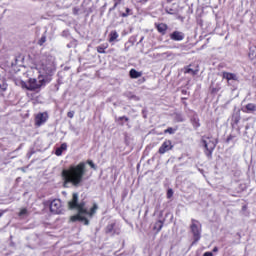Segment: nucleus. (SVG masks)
I'll return each instance as SVG.
<instances>
[{
	"mask_svg": "<svg viewBox=\"0 0 256 256\" xmlns=\"http://www.w3.org/2000/svg\"><path fill=\"white\" fill-rule=\"evenodd\" d=\"M123 0H113L114 5L112 8L109 9V11H115V9H117V7H119V5H121Z\"/></svg>",
	"mask_w": 256,
	"mask_h": 256,
	"instance_id": "nucleus-31",
	"label": "nucleus"
},
{
	"mask_svg": "<svg viewBox=\"0 0 256 256\" xmlns=\"http://www.w3.org/2000/svg\"><path fill=\"white\" fill-rule=\"evenodd\" d=\"M166 196H167V199H171V197H173V189L171 188L168 189Z\"/></svg>",
	"mask_w": 256,
	"mask_h": 256,
	"instance_id": "nucleus-37",
	"label": "nucleus"
},
{
	"mask_svg": "<svg viewBox=\"0 0 256 256\" xmlns=\"http://www.w3.org/2000/svg\"><path fill=\"white\" fill-rule=\"evenodd\" d=\"M83 214H76L70 217V221L72 223H75L77 221H80L81 223H84V225H89V219L87 217L82 216Z\"/></svg>",
	"mask_w": 256,
	"mask_h": 256,
	"instance_id": "nucleus-10",
	"label": "nucleus"
},
{
	"mask_svg": "<svg viewBox=\"0 0 256 256\" xmlns=\"http://www.w3.org/2000/svg\"><path fill=\"white\" fill-rule=\"evenodd\" d=\"M182 95H189V92L187 90H181Z\"/></svg>",
	"mask_w": 256,
	"mask_h": 256,
	"instance_id": "nucleus-41",
	"label": "nucleus"
},
{
	"mask_svg": "<svg viewBox=\"0 0 256 256\" xmlns=\"http://www.w3.org/2000/svg\"><path fill=\"white\" fill-rule=\"evenodd\" d=\"M48 119H49V114L47 112H39L38 114L35 115V118H34L35 127H41L42 125H45Z\"/></svg>",
	"mask_w": 256,
	"mask_h": 256,
	"instance_id": "nucleus-6",
	"label": "nucleus"
},
{
	"mask_svg": "<svg viewBox=\"0 0 256 256\" xmlns=\"http://www.w3.org/2000/svg\"><path fill=\"white\" fill-rule=\"evenodd\" d=\"M141 75H143V73H141L135 69H131L129 72V76L131 79H139V77H141Z\"/></svg>",
	"mask_w": 256,
	"mask_h": 256,
	"instance_id": "nucleus-23",
	"label": "nucleus"
},
{
	"mask_svg": "<svg viewBox=\"0 0 256 256\" xmlns=\"http://www.w3.org/2000/svg\"><path fill=\"white\" fill-rule=\"evenodd\" d=\"M238 133H241V129L238 128Z\"/></svg>",
	"mask_w": 256,
	"mask_h": 256,
	"instance_id": "nucleus-46",
	"label": "nucleus"
},
{
	"mask_svg": "<svg viewBox=\"0 0 256 256\" xmlns=\"http://www.w3.org/2000/svg\"><path fill=\"white\" fill-rule=\"evenodd\" d=\"M212 251H213V253H217L219 251V248L217 246H215Z\"/></svg>",
	"mask_w": 256,
	"mask_h": 256,
	"instance_id": "nucleus-42",
	"label": "nucleus"
},
{
	"mask_svg": "<svg viewBox=\"0 0 256 256\" xmlns=\"http://www.w3.org/2000/svg\"><path fill=\"white\" fill-rule=\"evenodd\" d=\"M85 173H87L85 162H80L76 166H69V168L63 169L61 177L64 187H67L69 184L79 187L83 182Z\"/></svg>",
	"mask_w": 256,
	"mask_h": 256,
	"instance_id": "nucleus-1",
	"label": "nucleus"
},
{
	"mask_svg": "<svg viewBox=\"0 0 256 256\" xmlns=\"http://www.w3.org/2000/svg\"><path fill=\"white\" fill-rule=\"evenodd\" d=\"M239 121H241V115L236 114L232 116V125H239Z\"/></svg>",
	"mask_w": 256,
	"mask_h": 256,
	"instance_id": "nucleus-29",
	"label": "nucleus"
},
{
	"mask_svg": "<svg viewBox=\"0 0 256 256\" xmlns=\"http://www.w3.org/2000/svg\"><path fill=\"white\" fill-rule=\"evenodd\" d=\"M39 82H37V79L35 78H30L28 81V91H35L36 89H41L45 83V78H43V75L38 76Z\"/></svg>",
	"mask_w": 256,
	"mask_h": 256,
	"instance_id": "nucleus-5",
	"label": "nucleus"
},
{
	"mask_svg": "<svg viewBox=\"0 0 256 256\" xmlns=\"http://www.w3.org/2000/svg\"><path fill=\"white\" fill-rule=\"evenodd\" d=\"M119 39V33L117 31L113 30L109 34V43H113V41H117Z\"/></svg>",
	"mask_w": 256,
	"mask_h": 256,
	"instance_id": "nucleus-25",
	"label": "nucleus"
},
{
	"mask_svg": "<svg viewBox=\"0 0 256 256\" xmlns=\"http://www.w3.org/2000/svg\"><path fill=\"white\" fill-rule=\"evenodd\" d=\"M175 131H177V129L172 128V127H168L167 129L164 130V133L165 134L168 133L169 135H173V134H175Z\"/></svg>",
	"mask_w": 256,
	"mask_h": 256,
	"instance_id": "nucleus-33",
	"label": "nucleus"
},
{
	"mask_svg": "<svg viewBox=\"0 0 256 256\" xmlns=\"http://www.w3.org/2000/svg\"><path fill=\"white\" fill-rule=\"evenodd\" d=\"M174 121L176 123H183V121H185V117H183V114H181V113H176L174 115Z\"/></svg>",
	"mask_w": 256,
	"mask_h": 256,
	"instance_id": "nucleus-26",
	"label": "nucleus"
},
{
	"mask_svg": "<svg viewBox=\"0 0 256 256\" xmlns=\"http://www.w3.org/2000/svg\"><path fill=\"white\" fill-rule=\"evenodd\" d=\"M87 164L91 167V169H97L95 163H93L92 160H87Z\"/></svg>",
	"mask_w": 256,
	"mask_h": 256,
	"instance_id": "nucleus-38",
	"label": "nucleus"
},
{
	"mask_svg": "<svg viewBox=\"0 0 256 256\" xmlns=\"http://www.w3.org/2000/svg\"><path fill=\"white\" fill-rule=\"evenodd\" d=\"M97 209H99V207L97 206V204H93V207L90 209V211H87L86 215H89V217H93L95 213H97Z\"/></svg>",
	"mask_w": 256,
	"mask_h": 256,
	"instance_id": "nucleus-27",
	"label": "nucleus"
},
{
	"mask_svg": "<svg viewBox=\"0 0 256 256\" xmlns=\"http://www.w3.org/2000/svg\"><path fill=\"white\" fill-rule=\"evenodd\" d=\"M164 225H165V219L156 221L153 227V231H155L156 233H160Z\"/></svg>",
	"mask_w": 256,
	"mask_h": 256,
	"instance_id": "nucleus-15",
	"label": "nucleus"
},
{
	"mask_svg": "<svg viewBox=\"0 0 256 256\" xmlns=\"http://www.w3.org/2000/svg\"><path fill=\"white\" fill-rule=\"evenodd\" d=\"M67 117H68L69 119H73V117H75V112H74V111H69V112L67 113Z\"/></svg>",
	"mask_w": 256,
	"mask_h": 256,
	"instance_id": "nucleus-39",
	"label": "nucleus"
},
{
	"mask_svg": "<svg viewBox=\"0 0 256 256\" xmlns=\"http://www.w3.org/2000/svg\"><path fill=\"white\" fill-rule=\"evenodd\" d=\"M47 41V36L46 35H43L41 36V38L39 39L38 41V45L43 46V44Z\"/></svg>",
	"mask_w": 256,
	"mask_h": 256,
	"instance_id": "nucleus-35",
	"label": "nucleus"
},
{
	"mask_svg": "<svg viewBox=\"0 0 256 256\" xmlns=\"http://www.w3.org/2000/svg\"><path fill=\"white\" fill-rule=\"evenodd\" d=\"M167 1V3H171V2H173V0H166Z\"/></svg>",
	"mask_w": 256,
	"mask_h": 256,
	"instance_id": "nucleus-44",
	"label": "nucleus"
},
{
	"mask_svg": "<svg viewBox=\"0 0 256 256\" xmlns=\"http://www.w3.org/2000/svg\"><path fill=\"white\" fill-rule=\"evenodd\" d=\"M190 123L192 124V127H194V129H198L199 127H201V121L199 120V117H197V116H193L190 119Z\"/></svg>",
	"mask_w": 256,
	"mask_h": 256,
	"instance_id": "nucleus-19",
	"label": "nucleus"
},
{
	"mask_svg": "<svg viewBox=\"0 0 256 256\" xmlns=\"http://www.w3.org/2000/svg\"><path fill=\"white\" fill-rule=\"evenodd\" d=\"M248 57L252 61L253 65H256V46L249 49Z\"/></svg>",
	"mask_w": 256,
	"mask_h": 256,
	"instance_id": "nucleus-16",
	"label": "nucleus"
},
{
	"mask_svg": "<svg viewBox=\"0 0 256 256\" xmlns=\"http://www.w3.org/2000/svg\"><path fill=\"white\" fill-rule=\"evenodd\" d=\"M202 143L206 149L205 155L208 157H212L213 151L217 147V140L213 139V136H203Z\"/></svg>",
	"mask_w": 256,
	"mask_h": 256,
	"instance_id": "nucleus-3",
	"label": "nucleus"
},
{
	"mask_svg": "<svg viewBox=\"0 0 256 256\" xmlns=\"http://www.w3.org/2000/svg\"><path fill=\"white\" fill-rule=\"evenodd\" d=\"M183 105H185V107H187V102H183Z\"/></svg>",
	"mask_w": 256,
	"mask_h": 256,
	"instance_id": "nucleus-45",
	"label": "nucleus"
},
{
	"mask_svg": "<svg viewBox=\"0 0 256 256\" xmlns=\"http://www.w3.org/2000/svg\"><path fill=\"white\" fill-rule=\"evenodd\" d=\"M184 73H191V75H193L194 77H195V75H197L198 73H199V70H194V69H192V68H185V71H184Z\"/></svg>",
	"mask_w": 256,
	"mask_h": 256,
	"instance_id": "nucleus-30",
	"label": "nucleus"
},
{
	"mask_svg": "<svg viewBox=\"0 0 256 256\" xmlns=\"http://www.w3.org/2000/svg\"><path fill=\"white\" fill-rule=\"evenodd\" d=\"M116 225L117 224L115 222L108 224L105 228L106 235H109L111 233H113V235H115V233H117V231L115 230Z\"/></svg>",
	"mask_w": 256,
	"mask_h": 256,
	"instance_id": "nucleus-18",
	"label": "nucleus"
},
{
	"mask_svg": "<svg viewBox=\"0 0 256 256\" xmlns=\"http://www.w3.org/2000/svg\"><path fill=\"white\" fill-rule=\"evenodd\" d=\"M182 101H187V97H182Z\"/></svg>",
	"mask_w": 256,
	"mask_h": 256,
	"instance_id": "nucleus-43",
	"label": "nucleus"
},
{
	"mask_svg": "<svg viewBox=\"0 0 256 256\" xmlns=\"http://www.w3.org/2000/svg\"><path fill=\"white\" fill-rule=\"evenodd\" d=\"M173 150V142L171 140H165L158 149L159 155H165V153Z\"/></svg>",
	"mask_w": 256,
	"mask_h": 256,
	"instance_id": "nucleus-8",
	"label": "nucleus"
},
{
	"mask_svg": "<svg viewBox=\"0 0 256 256\" xmlns=\"http://www.w3.org/2000/svg\"><path fill=\"white\" fill-rule=\"evenodd\" d=\"M35 69L39 71V73H43V79H45L46 83H50L51 76L55 74V69L53 67V64L51 62H47L46 59H43L40 57L37 59L34 63Z\"/></svg>",
	"mask_w": 256,
	"mask_h": 256,
	"instance_id": "nucleus-2",
	"label": "nucleus"
},
{
	"mask_svg": "<svg viewBox=\"0 0 256 256\" xmlns=\"http://www.w3.org/2000/svg\"><path fill=\"white\" fill-rule=\"evenodd\" d=\"M24 215H29V210H27V208H22L18 213V216L20 217H24Z\"/></svg>",
	"mask_w": 256,
	"mask_h": 256,
	"instance_id": "nucleus-34",
	"label": "nucleus"
},
{
	"mask_svg": "<svg viewBox=\"0 0 256 256\" xmlns=\"http://www.w3.org/2000/svg\"><path fill=\"white\" fill-rule=\"evenodd\" d=\"M219 91H221V85L218 83L216 85H211L210 86V93L211 95H217V93H219Z\"/></svg>",
	"mask_w": 256,
	"mask_h": 256,
	"instance_id": "nucleus-22",
	"label": "nucleus"
},
{
	"mask_svg": "<svg viewBox=\"0 0 256 256\" xmlns=\"http://www.w3.org/2000/svg\"><path fill=\"white\" fill-rule=\"evenodd\" d=\"M50 211L54 215H61L63 213V204L59 199H54L50 202Z\"/></svg>",
	"mask_w": 256,
	"mask_h": 256,
	"instance_id": "nucleus-7",
	"label": "nucleus"
},
{
	"mask_svg": "<svg viewBox=\"0 0 256 256\" xmlns=\"http://www.w3.org/2000/svg\"><path fill=\"white\" fill-rule=\"evenodd\" d=\"M7 89H9V84H7V78L0 76V96L5 97V93H7Z\"/></svg>",
	"mask_w": 256,
	"mask_h": 256,
	"instance_id": "nucleus-9",
	"label": "nucleus"
},
{
	"mask_svg": "<svg viewBox=\"0 0 256 256\" xmlns=\"http://www.w3.org/2000/svg\"><path fill=\"white\" fill-rule=\"evenodd\" d=\"M63 151H67V143H62L60 147L56 149L55 155H57V157H61V155H63Z\"/></svg>",
	"mask_w": 256,
	"mask_h": 256,
	"instance_id": "nucleus-20",
	"label": "nucleus"
},
{
	"mask_svg": "<svg viewBox=\"0 0 256 256\" xmlns=\"http://www.w3.org/2000/svg\"><path fill=\"white\" fill-rule=\"evenodd\" d=\"M3 214L2 213H0V217L2 216Z\"/></svg>",
	"mask_w": 256,
	"mask_h": 256,
	"instance_id": "nucleus-47",
	"label": "nucleus"
},
{
	"mask_svg": "<svg viewBox=\"0 0 256 256\" xmlns=\"http://www.w3.org/2000/svg\"><path fill=\"white\" fill-rule=\"evenodd\" d=\"M190 229L194 238L192 244L195 245V243H198V241L201 239V224L197 220L192 218Z\"/></svg>",
	"mask_w": 256,
	"mask_h": 256,
	"instance_id": "nucleus-4",
	"label": "nucleus"
},
{
	"mask_svg": "<svg viewBox=\"0 0 256 256\" xmlns=\"http://www.w3.org/2000/svg\"><path fill=\"white\" fill-rule=\"evenodd\" d=\"M222 79H226L228 85L230 81H239V77H237V74L227 71L222 72Z\"/></svg>",
	"mask_w": 256,
	"mask_h": 256,
	"instance_id": "nucleus-11",
	"label": "nucleus"
},
{
	"mask_svg": "<svg viewBox=\"0 0 256 256\" xmlns=\"http://www.w3.org/2000/svg\"><path fill=\"white\" fill-rule=\"evenodd\" d=\"M79 206V194L73 193L72 199L68 202L69 209H75Z\"/></svg>",
	"mask_w": 256,
	"mask_h": 256,
	"instance_id": "nucleus-12",
	"label": "nucleus"
},
{
	"mask_svg": "<svg viewBox=\"0 0 256 256\" xmlns=\"http://www.w3.org/2000/svg\"><path fill=\"white\" fill-rule=\"evenodd\" d=\"M237 137V135L235 134H230L227 138H226V143H231V141H233V139H235Z\"/></svg>",
	"mask_w": 256,
	"mask_h": 256,
	"instance_id": "nucleus-36",
	"label": "nucleus"
},
{
	"mask_svg": "<svg viewBox=\"0 0 256 256\" xmlns=\"http://www.w3.org/2000/svg\"><path fill=\"white\" fill-rule=\"evenodd\" d=\"M108 48H109V44L108 43H104V44H101L100 46H97L96 51H97V53L105 54V53H107L105 51V49H108Z\"/></svg>",
	"mask_w": 256,
	"mask_h": 256,
	"instance_id": "nucleus-24",
	"label": "nucleus"
},
{
	"mask_svg": "<svg viewBox=\"0 0 256 256\" xmlns=\"http://www.w3.org/2000/svg\"><path fill=\"white\" fill-rule=\"evenodd\" d=\"M122 121H125L127 123L129 121V118L127 116H120L116 119V123H119L121 127L125 125Z\"/></svg>",
	"mask_w": 256,
	"mask_h": 256,
	"instance_id": "nucleus-28",
	"label": "nucleus"
},
{
	"mask_svg": "<svg viewBox=\"0 0 256 256\" xmlns=\"http://www.w3.org/2000/svg\"><path fill=\"white\" fill-rule=\"evenodd\" d=\"M155 29L160 33V35H167V29H169V26L165 23H155Z\"/></svg>",
	"mask_w": 256,
	"mask_h": 256,
	"instance_id": "nucleus-14",
	"label": "nucleus"
},
{
	"mask_svg": "<svg viewBox=\"0 0 256 256\" xmlns=\"http://www.w3.org/2000/svg\"><path fill=\"white\" fill-rule=\"evenodd\" d=\"M75 209H77L79 215H87V208H85V203H79L78 207H76Z\"/></svg>",
	"mask_w": 256,
	"mask_h": 256,
	"instance_id": "nucleus-21",
	"label": "nucleus"
},
{
	"mask_svg": "<svg viewBox=\"0 0 256 256\" xmlns=\"http://www.w3.org/2000/svg\"><path fill=\"white\" fill-rule=\"evenodd\" d=\"M129 15H133V12L130 8H126V12L120 14V17H129Z\"/></svg>",
	"mask_w": 256,
	"mask_h": 256,
	"instance_id": "nucleus-32",
	"label": "nucleus"
},
{
	"mask_svg": "<svg viewBox=\"0 0 256 256\" xmlns=\"http://www.w3.org/2000/svg\"><path fill=\"white\" fill-rule=\"evenodd\" d=\"M243 113H255L256 105L254 103H248L244 108H242Z\"/></svg>",
	"mask_w": 256,
	"mask_h": 256,
	"instance_id": "nucleus-17",
	"label": "nucleus"
},
{
	"mask_svg": "<svg viewBox=\"0 0 256 256\" xmlns=\"http://www.w3.org/2000/svg\"><path fill=\"white\" fill-rule=\"evenodd\" d=\"M170 39L172 41H183V39H185V33L181 31H174L170 34Z\"/></svg>",
	"mask_w": 256,
	"mask_h": 256,
	"instance_id": "nucleus-13",
	"label": "nucleus"
},
{
	"mask_svg": "<svg viewBox=\"0 0 256 256\" xmlns=\"http://www.w3.org/2000/svg\"><path fill=\"white\" fill-rule=\"evenodd\" d=\"M203 256H213V252H205Z\"/></svg>",
	"mask_w": 256,
	"mask_h": 256,
	"instance_id": "nucleus-40",
	"label": "nucleus"
}]
</instances>
